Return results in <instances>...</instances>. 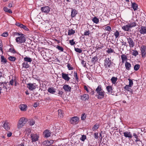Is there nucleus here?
Listing matches in <instances>:
<instances>
[{"mask_svg":"<svg viewBox=\"0 0 146 146\" xmlns=\"http://www.w3.org/2000/svg\"><path fill=\"white\" fill-rule=\"evenodd\" d=\"M122 28L125 31H129L130 30V28L128 24L122 27Z\"/></svg>","mask_w":146,"mask_h":146,"instance_id":"obj_19","label":"nucleus"},{"mask_svg":"<svg viewBox=\"0 0 146 146\" xmlns=\"http://www.w3.org/2000/svg\"><path fill=\"white\" fill-rule=\"evenodd\" d=\"M90 34V32L89 31H86L84 33V35L86 36H89Z\"/></svg>","mask_w":146,"mask_h":146,"instance_id":"obj_50","label":"nucleus"},{"mask_svg":"<svg viewBox=\"0 0 146 146\" xmlns=\"http://www.w3.org/2000/svg\"><path fill=\"white\" fill-rule=\"evenodd\" d=\"M3 127L7 130H9L10 128L9 124L7 123H5L3 124Z\"/></svg>","mask_w":146,"mask_h":146,"instance_id":"obj_21","label":"nucleus"},{"mask_svg":"<svg viewBox=\"0 0 146 146\" xmlns=\"http://www.w3.org/2000/svg\"><path fill=\"white\" fill-rule=\"evenodd\" d=\"M127 39L130 47H133L135 45V42L133 39L130 37L128 36Z\"/></svg>","mask_w":146,"mask_h":146,"instance_id":"obj_4","label":"nucleus"},{"mask_svg":"<svg viewBox=\"0 0 146 146\" xmlns=\"http://www.w3.org/2000/svg\"><path fill=\"white\" fill-rule=\"evenodd\" d=\"M35 122V121H31L30 123L29 124L30 125H34Z\"/></svg>","mask_w":146,"mask_h":146,"instance_id":"obj_60","label":"nucleus"},{"mask_svg":"<svg viewBox=\"0 0 146 146\" xmlns=\"http://www.w3.org/2000/svg\"><path fill=\"white\" fill-rule=\"evenodd\" d=\"M44 136L46 137H48L50 136V133L48 130H46L44 132Z\"/></svg>","mask_w":146,"mask_h":146,"instance_id":"obj_16","label":"nucleus"},{"mask_svg":"<svg viewBox=\"0 0 146 146\" xmlns=\"http://www.w3.org/2000/svg\"><path fill=\"white\" fill-rule=\"evenodd\" d=\"M92 21L94 22V23L97 24L99 22V19L96 17H95L92 19Z\"/></svg>","mask_w":146,"mask_h":146,"instance_id":"obj_28","label":"nucleus"},{"mask_svg":"<svg viewBox=\"0 0 146 146\" xmlns=\"http://www.w3.org/2000/svg\"><path fill=\"white\" fill-rule=\"evenodd\" d=\"M15 24H16V25H17V26L21 28V27H22V25H23L22 24H21V23H17V22Z\"/></svg>","mask_w":146,"mask_h":146,"instance_id":"obj_58","label":"nucleus"},{"mask_svg":"<svg viewBox=\"0 0 146 146\" xmlns=\"http://www.w3.org/2000/svg\"><path fill=\"white\" fill-rule=\"evenodd\" d=\"M125 66L126 70H129L131 67V64L127 62H126L125 64Z\"/></svg>","mask_w":146,"mask_h":146,"instance_id":"obj_15","label":"nucleus"},{"mask_svg":"<svg viewBox=\"0 0 146 146\" xmlns=\"http://www.w3.org/2000/svg\"><path fill=\"white\" fill-rule=\"evenodd\" d=\"M1 36L4 37H7L8 36L7 33L4 32L1 34Z\"/></svg>","mask_w":146,"mask_h":146,"instance_id":"obj_52","label":"nucleus"},{"mask_svg":"<svg viewBox=\"0 0 146 146\" xmlns=\"http://www.w3.org/2000/svg\"><path fill=\"white\" fill-rule=\"evenodd\" d=\"M8 59L11 61L14 62L16 60V58L13 56H9L8 57Z\"/></svg>","mask_w":146,"mask_h":146,"instance_id":"obj_31","label":"nucleus"},{"mask_svg":"<svg viewBox=\"0 0 146 146\" xmlns=\"http://www.w3.org/2000/svg\"><path fill=\"white\" fill-rule=\"evenodd\" d=\"M94 137L96 139H97L98 138V133H94Z\"/></svg>","mask_w":146,"mask_h":146,"instance_id":"obj_57","label":"nucleus"},{"mask_svg":"<svg viewBox=\"0 0 146 146\" xmlns=\"http://www.w3.org/2000/svg\"><path fill=\"white\" fill-rule=\"evenodd\" d=\"M27 132L30 133H31V129L29 128H27L26 129Z\"/></svg>","mask_w":146,"mask_h":146,"instance_id":"obj_64","label":"nucleus"},{"mask_svg":"<svg viewBox=\"0 0 146 146\" xmlns=\"http://www.w3.org/2000/svg\"><path fill=\"white\" fill-rule=\"evenodd\" d=\"M75 33V31L74 30H73L72 29H70L68 30V35H70L74 34Z\"/></svg>","mask_w":146,"mask_h":146,"instance_id":"obj_32","label":"nucleus"},{"mask_svg":"<svg viewBox=\"0 0 146 146\" xmlns=\"http://www.w3.org/2000/svg\"><path fill=\"white\" fill-rule=\"evenodd\" d=\"M81 63L84 67H86V62L85 61H84V60H82Z\"/></svg>","mask_w":146,"mask_h":146,"instance_id":"obj_56","label":"nucleus"},{"mask_svg":"<svg viewBox=\"0 0 146 146\" xmlns=\"http://www.w3.org/2000/svg\"><path fill=\"white\" fill-rule=\"evenodd\" d=\"M77 14V11L76 9H72L71 15L72 18L74 17Z\"/></svg>","mask_w":146,"mask_h":146,"instance_id":"obj_18","label":"nucleus"},{"mask_svg":"<svg viewBox=\"0 0 146 146\" xmlns=\"http://www.w3.org/2000/svg\"><path fill=\"white\" fill-rule=\"evenodd\" d=\"M33 106L34 107H36L38 106V104L37 102H35Z\"/></svg>","mask_w":146,"mask_h":146,"instance_id":"obj_63","label":"nucleus"},{"mask_svg":"<svg viewBox=\"0 0 146 146\" xmlns=\"http://www.w3.org/2000/svg\"><path fill=\"white\" fill-rule=\"evenodd\" d=\"M50 8L48 6H46L41 7V11L43 13H48L50 11Z\"/></svg>","mask_w":146,"mask_h":146,"instance_id":"obj_6","label":"nucleus"},{"mask_svg":"<svg viewBox=\"0 0 146 146\" xmlns=\"http://www.w3.org/2000/svg\"><path fill=\"white\" fill-rule=\"evenodd\" d=\"M9 9L6 7H5L3 9L4 11L6 12H7Z\"/></svg>","mask_w":146,"mask_h":146,"instance_id":"obj_59","label":"nucleus"},{"mask_svg":"<svg viewBox=\"0 0 146 146\" xmlns=\"http://www.w3.org/2000/svg\"><path fill=\"white\" fill-rule=\"evenodd\" d=\"M63 88L65 91L70 92L71 88L68 85H65L63 86Z\"/></svg>","mask_w":146,"mask_h":146,"instance_id":"obj_14","label":"nucleus"},{"mask_svg":"<svg viewBox=\"0 0 146 146\" xmlns=\"http://www.w3.org/2000/svg\"><path fill=\"white\" fill-rule=\"evenodd\" d=\"M56 89L53 87H51L48 88V92L51 94H54L56 92Z\"/></svg>","mask_w":146,"mask_h":146,"instance_id":"obj_17","label":"nucleus"},{"mask_svg":"<svg viewBox=\"0 0 146 146\" xmlns=\"http://www.w3.org/2000/svg\"><path fill=\"white\" fill-rule=\"evenodd\" d=\"M22 68H28L30 66L29 64H28L27 62H24L22 64Z\"/></svg>","mask_w":146,"mask_h":146,"instance_id":"obj_24","label":"nucleus"},{"mask_svg":"<svg viewBox=\"0 0 146 146\" xmlns=\"http://www.w3.org/2000/svg\"><path fill=\"white\" fill-rule=\"evenodd\" d=\"M86 138V136L84 135H82V137L80 138V139L82 141H84Z\"/></svg>","mask_w":146,"mask_h":146,"instance_id":"obj_42","label":"nucleus"},{"mask_svg":"<svg viewBox=\"0 0 146 146\" xmlns=\"http://www.w3.org/2000/svg\"><path fill=\"white\" fill-rule=\"evenodd\" d=\"M86 115L85 113L82 114L81 116V119L82 120H84L86 118Z\"/></svg>","mask_w":146,"mask_h":146,"instance_id":"obj_53","label":"nucleus"},{"mask_svg":"<svg viewBox=\"0 0 146 146\" xmlns=\"http://www.w3.org/2000/svg\"><path fill=\"white\" fill-rule=\"evenodd\" d=\"M26 105L25 104L21 105L19 106V108L21 110L24 111L26 110Z\"/></svg>","mask_w":146,"mask_h":146,"instance_id":"obj_20","label":"nucleus"},{"mask_svg":"<svg viewBox=\"0 0 146 146\" xmlns=\"http://www.w3.org/2000/svg\"><path fill=\"white\" fill-rule=\"evenodd\" d=\"M128 25H129L130 28H131L133 27H135L136 25V24L135 22H133L129 24H128Z\"/></svg>","mask_w":146,"mask_h":146,"instance_id":"obj_37","label":"nucleus"},{"mask_svg":"<svg viewBox=\"0 0 146 146\" xmlns=\"http://www.w3.org/2000/svg\"><path fill=\"white\" fill-rule=\"evenodd\" d=\"M141 55L142 57H144L146 53V46H142L141 47Z\"/></svg>","mask_w":146,"mask_h":146,"instance_id":"obj_7","label":"nucleus"},{"mask_svg":"<svg viewBox=\"0 0 146 146\" xmlns=\"http://www.w3.org/2000/svg\"><path fill=\"white\" fill-rule=\"evenodd\" d=\"M95 92L97 93V96L98 99H101L104 96L105 92L102 89L100 85L96 89Z\"/></svg>","mask_w":146,"mask_h":146,"instance_id":"obj_1","label":"nucleus"},{"mask_svg":"<svg viewBox=\"0 0 146 146\" xmlns=\"http://www.w3.org/2000/svg\"><path fill=\"white\" fill-rule=\"evenodd\" d=\"M56 47L59 50H60L61 51H63L64 49L62 47L59 45H57Z\"/></svg>","mask_w":146,"mask_h":146,"instance_id":"obj_44","label":"nucleus"},{"mask_svg":"<svg viewBox=\"0 0 146 146\" xmlns=\"http://www.w3.org/2000/svg\"><path fill=\"white\" fill-rule=\"evenodd\" d=\"M9 51L10 52L15 53H16V51L15 50L14 48H11L9 49Z\"/></svg>","mask_w":146,"mask_h":146,"instance_id":"obj_45","label":"nucleus"},{"mask_svg":"<svg viewBox=\"0 0 146 146\" xmlns=\"http://www.w3.org/2000/svg\"><path fill=\"white\" fill-rule=\"evenodd\" d=\"M24 60L26 62H31L32 61V59L30 58L27 57V56L24 58Z\"/></svg>","mask_w":146,"mask_h":146,"instance_id":"obj_29","label":"nucleus"},{"mask_svg":"<svg viewBox=\"0 0 146 146\" xmlns=\"http://www.w3.org/2000/svg\"><path fill=\"white\" fill-rule=\"evenodd\" d=\"M69 74L70 75V74H66L64 73H62V78L66 81H68L70 79L68 76Z\"/></svg>","mask_w":146,"mask_h":146,"instance_id":"obj_10","label":"nucleus"},{"mask_svg":"<svg viewBox=\"0 0 146 146\" xmlns=\"http://www.w3.org/2000/svg\"><path fill=\"white\" fill-rule=\"evenodd\" d=\"M31 137L33 142L36 141L38 138V136L36 134H32L31 135Z\"/></svg>","mask_w":146,"mask_h":146,"instance_id":"obj_8","label":"nucleus"},{"mask_svg":"<svg viewBox=\"0 0 146 146\" xmlns=\"http://www.w3.org/2000/svg\"><path fill=\"white\" fill-rule=\"evenodd\" d=\"M69 43L71 45H73L75 44V42H74V40L72 39L69 40Z\"/></svg>","mask_w":146,"mask_h":146,"instance_id":"obj_48","label":"nucleus"},{"mask_svg":"<svg viewBox=\"0 0 146 146\" xmlns=\"http://www.w3.org/2000/svg\"><path fill=\"white\" fill-rule=\"evenodd\" d=\"M125 137L131 138L132 136L130 132L126 131L123 133Z\"/></svg>","mask_w":146,"mask_h":146,"instance_id":"obj_13","label":"nucleus"},{"mask_svg":"<svg viewBox=\"0 0 146 146\" xmlns=\"http://www.w3.org/2000/svg\"><path fill=\"white\" fill-rule=\"evenodd\" d=\"M138 54V52L136 50H133V52L132 53V55L136 56Z\"/></svg>","mask_w":146,"mask_h":146,"instance_id":"obj_40","label":"nucleus"},{"mask_svg":"<svg viewBox=\"0 0 146 146\" xmlns=\"http://www.w3.org/2000/svg\"><path fill=\"white\" fill-rule=\"evenodd\" d=\"M121 58L122 62L123 63L127 59V56L125 54H123L121 55Z\"/></svg>","mask_w":146,"mask_h":146,"instance_id":"obj_26","label":"nucleus"},{"mask_svg":"<svg viewBox=\"0 0 146 146\" xmlns=\"http://www.w3.org/2000/svg\"><path fill=\"white\" fill-rule=\"evenodd\" d=\"M133 136H134L135 138L137 139V137H138V136L137 135L136 133H134L133 134Z\"/></svg>","mask_w":146,"mask_h":146,"instance_id":"obj_61","label":"nucleus"},{"mask_svg":"<svg viewBox=\"0 0 146 146\" xmlns=\"http://www.w3.org/2000/svg\"><path fill=\"white\" fill-rule=\"evenodd\" d=\"M43 144L44 145H46V146H48V145H49V144H47V141H44L43 142Z\"/></svg>","mask_w":146,"mask_h":146,"instance_id":"obj_62","label":"nucleus"},{"mask_svg":"<svg viewBox=\"0 0 146 146\" xmlns=\"http://www.w3.org/2000/svg\"><path fill=\"white\" fill-rule=\"evenodd\" d=\"M79 118L77 117H72L70 120V123L73 124H75L78 122Z\"/></svg>","mask_w":146,"mask_h":146,"instance_id":"obj_5","label":"nucleus"},{"mask_svg":"<svg viewBox=\"0 0 146 146\" xmlns=\"http://www.w3.org/2000/svg\"><path fill=\"white\" fill-rule=\"evenodd\" d=\"M111 28L110 26H108L105 28V29L109 32H110L111 30Z\"/></svg>","mask_w":146,"mask_h":146,"instance_id":"obj_46","label":"nucleus"},{"mask_svg":"<svg viewBox=\"0 0 146 146\" xmlns=\"http://www.w3.org/2000/svg\"><path fill=\"white\" fill-rule=\"evenodd\" d=\"M74 50L76 52H78L80 53L82 52V50L80 48L75 47Z\"/></svg>","mask_w":146,"mask_h":146,"instance_id":"obj_39","label":"nucleus"},{"mask_svg":"<svg viewBox=\"0 0 146 146\" xmlns=\"http://www.w3.org/2000/svg\"><path fill=\"white\" fill-rule=\"evenodd\" d=\"M47 144L49 145H48V146L50 145L51 144H52L53 143V141L52 140H50V141L47 140Z\"/></svg>","mask_w":146,"mask_h":146,"instance_id":"obj_51","label":"nucleus"},{"mask_svg":"<svg viewBox=\"0 0 146 146\" xmlns=\"http://www.w3.org/2000/svg\"><path fill=\"white\" fill-rule=\"evenodd\" d=\"M129 86H128V85H126L124 87V88L127 90L128 91H130L132 92V90L131 89L129 88Z\"/></svg>","mask_w":146,"mask_h":146,"instance_id":"obj_43","label":"nucleus"},{"mask_svg":"<svg viewBox=\"0 0 146 146\" xmlns=\"http://www.w3.org/2000/svg\"><path fill=\"white\" fill-rule=\"evenodd\" d=\"M89 98V96L88 94H84L81 98L84 101L88 100Z\"/></svg>","mask_w":146,"mask_h":146,"instance_id":"obj_23","label":"nucleus"},{"mask_svg":"<svg viewBox=\"0 0 146 146\" xmlns=\"http://www.w3.org/2000/svg\"><path fill=\"white\" fill-rule=\"evenodd\" d=\"M1 62L5 63L7 62V61L6 59L3 56H1Z\"/></svg>","mask_w":146,"mask_h":146,"instance_id":"obj_34","label":"nucleus"},{"mask_svg":"<svg viewBox=\"0 0 146 146\" xmlns=\"http://www.w3.org/2000/svg\"><path fill=\"white\" fill-rule=\"evenodd\" d=\"M132 6L134 11L137 10V4L135 3H133Z\"/></svg>","mask_w":146,"mask_h":146,"instance_id":"obj_33","label":"nucleus"},{"mask_svg":"<svg viewBox=\"0 0 146 146\" xmlns=\"http://www.w3.org/2000/svg\"><path fill=\"white\" fill-rule=\"evenodd\" d=\"M67 66L69 70H72L73 69V67L71 66L70 64L69 63L68 64Z\"/></svg>","mask_w":146,"mask_h":146,"instance_id":"obj_47","label":"nucleus"},{"mask_svg":"<svg viewBox=\"0 0 146 146\" xmlns=\"http://www.w3.org/2000/svg\"><path fill=\"white\" fill-rule=\"evenodd\" d=\"M128 80L129 81V85H128V86H129V87H131L133 85V81L131 80L130 78H128Z\"/></svg>","mask_w":146,"mask_h":146,"instance_id":"obj_38","label":"nucleus"},{"mask_svg":"<svg viewBox=\"0 0 146 146\" xmlns=\"http://www.w3.org/2000/svg\"><path fill=\"white\" fill-rule=\"evenodd\" d=\"M113 50L110 48V49H108V50L107 51V52L108 53H111L113 52Z\"/></svg>","mask_w":146,"mask_h":146,"instance_id":"obj_55","label":"nucleus"},{"mask_svg":"<svg viewBox=\"0 0 146 146\" xmlns=\"http://www.w3.org/2000/svg\"><path fill=\"white\" fill-rule=\"evenodd\" d=\"M58 116L60 118H62L63 117V113L62 110H58Z\"/></svg>","mask_w":146,"mask_h":146,"instance_id":"obj_27","label":"nucleus"},{"mask_svg":"<svg viewBox=\"0 0 146 146\" xmlns=\"http://www.w3.org/2000/svg\"><path fill=\"white\" fill-rule=\"evenodd\" d=\"M97 57L96 56H95L92 58L91 62L92 63H94L96 62L97 61Z\"/></svg>","mask_w":146,"mask_h":146,"instance_id":"obj_36","label":"nucleus"},{"mask_svg":"<svg viewBox=\"0 0 146 146\" xmlns=\"http://www.w3.org/2000/svg\"><path fill=\"white\" fill-rule=\"evenodd\" d=\"M114 35L115 36V38H117L119 36V32L118 31L116 30L114 33Z\"/></svg>","mask_w":146,"mask_h":146,"instance_id":"obj_35","label":"nucleus"},{"mask_svg":"<svg viewBox=\"0 0 146 146\" xmlns=\"http://www.w3.org/2000/svg\"><path fill=\"white\" fill-rule=\"evenodd\" d=\"M27 88L31 90H32L36 88L35 84L29 83L27 84Z\"/></svg>","mask_w":146,"mask_h":146,"instance_id":"obj_9","label":"nucleus"},{"mask_svg":"<svg viewBox=\"0 0 146 146\" xmlns=\"http://www.w3.org/2000/svg\"><path fill=\"white\" fill-rule=\"evenodd\" d=\"M140 68V65L139 64H136L134 66V70L137 71Z\"/></svg>","mask_w":146,"mask_h":146,"instance_id":"obj_41","label":"nucleus"},{"mask_svg":"<svg viewBox=\"0 0 146 146\" xmlns=\"http://www.w3.org/2000/svg\"><path fill=\"white\" fill-rule=\"evenodd\" d=\"M99 126L98 124L97 123L92 128V130L94 131L97 129L99 127Z\"/></svg>","mask_w":146,"mask_h":146,"instance_id":"obj_30","label":"nucleus"},{"mask_svg":"<svg viewBox=\"0 0 146 146\" xmlns=\"http://www.w3.org/2000/svg\"><path fill=\"white\" fill-rule=\"evenodd\" d=\"M27 121V119L24 117L21 118L19 120L17 125L18 129H21L26 124Z\"/></svg>","mask_w":146,"mask_h":146,"instance_id":"obj_2","label":"nucleus"},{"mask_svg":"<svg viewBox=\"0 0 146 146\" xmlns=\"http://www.w3.org/2000/svg\"><path fill=\"white\" fill-rule=\"evenodd\" d=\"M106 89L108 92L111 93H112V89L111 86H108L106 87Z\"/></svg>","mask_w":146,"mask_h":146,"instance_id":"obj_25","label":"nucleus"},{"mask_svg":"<svg viewBox=\"0 0 146 146\" xmlns=\"http://www.w3.org/2000/svg\"><path fill=\"white\" fill-rule=\"evenodd\" d=\"M111 62L109 58H107L105 60V65L106 66H108V67H110V65L111 64Z\"/></svg>","mask_w":146,"mask_h":146,"instance_id":"obj_11","label":"nucleus"},{"mask_svg":"<svg viewBox=\"0 0 146 146\" xmlns=\"http://www.w3.org/2000/svg\"><path fill=\"white\" fill-rule=\"evenodd\" d=\"M16 41L17 42L19 43H24L26 41V38L23 34H21V36L16 38Z\"/></svg>","mask_w":146,"mask_h":146,"instance_id":"obj_3","label":"nucleus"},{"mask_svg":"<svg viewBox=\"0 0 146 146\" xmlns=\"http://www.w3.org/2000/svg\"><path fill=\"white\" fill-rule=\"evenodd\" d=\"M139 32L141 34H146V27L141 26Z\"/></svg>","mask_w":146,"mask_h":146,"instance_id":"obj_12","label":"nucleus"},{"mask_svg":"<svg viewBox=\"0 0 146 146\" xmlns=\"http://www.w3.org/2000/svg\"><path fill=\"white\" fill-rule=\"evenodd\" d=\"M110 80L113 84H115L117 80V77L113 76L111 78Z\"/></svg>","mask_w":146,"mask_h":146,"instance_id":"obj_22","label":"nucleus"},{"mask_svg":"<svg viewBox=\"0 0 146 146\" xmlns=\"http://www.w3.org/2000/svg\"><path fill=\"white\" fill-rule=\"evenodd\" d=\"M74 76L76 79L78 80V78L77 76V74L76 72H74Z\"/></svg>","mask_w":146,"mask_h":146,"instance_id":"obj_54","label":"nucleus"},{"mask_svg":"<svg viewBox=\"0 0 146 146\" xmlns=\"http://www.w3.org/2000/svg\"><path fill=\"white\" fill-rule=\"evenodd\" d=\"M21 28H23L26 31L29 30V29L26 26L24 25L23 24L22 25V27H21Z\"/></svg>","mask_w":146,"mask_h":146,"instance_id":"obj_49","label":"nucleus"}]
</instances>
